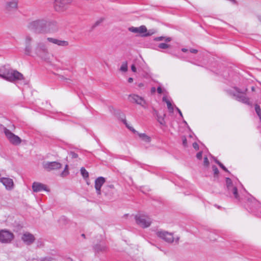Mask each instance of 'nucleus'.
<instances>
[{
	"label": "nucleus",
	"mask_w": 261,
	"mask_h": 261,
	"mask_svg": "<svg viewBox=\"0 0 261 261\" xmlns=\"http://www.w3.org/2000/svg\"><path fill=\"white\" fill-rule=\"evenodd\" d=\"M28 28L37 33H45L57 30L56 22L44 19H37L30 22Z\"/></svg>",
	"instance_id": "obj_1"
},
{
	"label": "nucleus",
	"mask_w": 261,
	"mask_h": 261,
	"mask_svg": "<svg viewBox=\"0 0 261 261\" xmlns=\"http://www.w3.org/2000/svg\"><path fill=\"white\" fill-rule=\"evenodd\" d=\"M32 57H37L44 61H48L49 59V49L45 41H39L36 42Z\"/></svg>",
	"instance_id": "obj_2"
},
{
	"label": "nucleus",
	"mask_w": 261,
	"mask_h": 261,
	"mask_svg": "<svg viewBox=\"0 0 261 261\" xmlns=\"http://www.w3.org/2000/svg\"><path fill=\"white\" fill-rule=\"evenodd\" d=\"M2 72L1 77L9 82H14L16 81H21L23 80V75L16 70L12 69H7L5 67L0 70Z\"/></svg>",
	"instance_id": "obj_3"
},
{
	"label": "nucleus",
	"mask_w": 261,
	"mask_h": 261,
	"mask_svg": "<svg viewBox=\"0 0 261 261\" xmlns=\"http://www.w3.org/2000/svg\"><path fill=\"white\" fill-rule=\"evenodd\" d=\"M228 93L233 96L234 98L243 103L247 105H250L249 99L246 96V95L242 93L240 90L236 88H233L232 89H230L228 91Z\"/></svg>",
	"instance_id": "obj_4"
},
{
	"label": "nucleus",
	"mask_w": 261,
	"mask_h": 261,
	"mask_svg": "<svg viewBox=\"0 0 261 261\" xmlns=\"http://www.w3.org/2000/svg\"><path fill=\"white\" fill-rule=\"evenodd\" d=\"M18 0H9L5 5V11L8 15L13 14L18 8Z\"/></svg>",
	"instance_id": "obj_5"
},
{
	"label": "nucleus",
	"mask_w": 261,
	"mask_h": 261,
	"mask_svg": "<svg viewBox=\"0 0 261 261\" xmlns=\"http://www.w3.org/2000/svg\"><path fill=\"white\" fill-rule=\"evenodd\" d=\"M156 234L159 238L162 239L168 243H172L173 242L177 243L179 240V237H177L174 238L173 233L166 231H158L156 232Z\"/></svg>",
	"instance_id": "obj_6"
},
{
	"label": "nucleus",
	"mask_w": 261,
	"mask_h": 261,
	"mask_svg": "<svg viewBox=\"0 0 261 261\" xmlns=\"http://www.w3.org/2000/svg\"><path fill=\"white\" fill-rule=\"evenodd\" d=\"M136 223L142 228L148 227L151 223V219L146 215L138 214L135 217Z\"/></svg>",
	"instance_id": "obj_7"
},
{
	"label": "nucleus",
	"mask_w": 261,
	"mask_h": 261,
	"mask_svg": "<svg viewBox=\"0 0 261 261\" xmlns=\"http://www.w3.org/2000/svg\"><path fill=\"white\" fill-rule=\"evenodd\" d=\"M128 30L132 33L142 34L143 36H151L156 32L154 30H150L148 31L145 25H141L139 27H132L129 28Z\"/></svg>",
	"instance_id": "obj_8"
},
{
	"label": "nucleus",
	"mask_w": 261,
	"mask_h": 261,
	"mask_svg": "<svg viewBox=\"0 0 261 261\" xmlns=\"http://www.w3.org/2000/svg\"><path fill=\"white\" fill-rule=\"evenodd\" d=\"M33 39L29 35H27L24 37V53L25 55L29 56H33V48L32 43Z\"/></svg>",
	"instance_id": "obj_9"
},
{
	"label": "nucleus",
	"mask_w": 261,
	"mask_h": 261,
	"mask_svg": "<svg viewBox=\"0 0 261 261\" xmlns=\"http://www.w3.org/2000/svg\"><path fill=\"white\" fill-rule=\"evenodd\" d=\"M4 132L7 138L11 144L17 145L21 143V139L18 136L12 133L9 129L5 127L4 128Z\"/></svg>",
	"instance_id": "obj_10"
},
{
	"label": "nucleus",
	"mask_w": 261,
	"mask_h": 261,
	"mask_svg": "<svg viewBox=\"0 0 261 261\" xmlns=\"http://www.w3.org/2000/svg\"><path fill=\"white\" fill-rule=\"evenodd\" d=\"M72 1V0H55L54 3L55 9L59 12L64 11L67 9L68 5Z\"/></svg>",
	"instance_id": "obj_11"
},
{
	"label": "nucleus",
	"mask_w": 261,
	"mask_h": 261,
	"mask_svg": "<svg viewBox=\"0 0 261 261\" xmlns=\"http://www.w3.org/2000/svg\"><path fill=\"white\" fill-rule=\"evenodd\" d=\"M14 239L13 234L6 230L0 231V242L3 243H8L11 242Z\"/></svg>",
	"instance_id": "obj_12"
},
{
	"label": "nucleus",
	"mask_w": 261,
	"mask_h": 261,
	"mask_svg": "<svg viewBox=\"0 0 261 261\" xmlns=\"http://www.w3.org/2000/svg\"><path fill=\"white\" fill-rule=\"evenodd\" d=\"M128 100L130 102L136 103L145 108V106L147 104L146 100L143 97L138 95L132 94L128 96Z\"/></svg>",
	"instance_id": "obj_13"
},
{
	"label": "nucleus",
	"mask_w": 261,
	"mask_h": 261,
	"mask_svg": "<svg viewBox=\"0 0 261 261\" xmlns=\"http://www.w3.org/2000/svg\"><path fill=\"white\" fill-rule=\"evenodd\" d=\"M42 166L43 168L48 171L58 170L62 167V164L58 162H44Z\"/></svg>",
	"instance_id": "obj_14"
},
{
	"label": "nucleus",
	"mask_w": 261,
	"mask_h": 261,
	"mask_svg": "<svg viewBox=\"0 0 261 261\" xmlns=\"http://www.w3.org/2000/svg\"><path fill=\"white\" fill-rule=\"evenodd\" d=\"M21 239L24 244L27 245H30L34 242L35 237L33 234L27 231L22 233Z\"/></svg>",
	"instance_id": "obj_15"
},
{
	"label": "nucleus",
	"mask_w": 261,
	"mask_h": 261,
	"mask_svg": "<svg viewBox=\"0 0 261 261\" xmlns=\"http://www.w3.org/2000/svg\"><path fill=\"white\" fill-rule=\"evenodd\" d=\"M32 190L34 192H39L42 191H49L45 185L39 182H34L33 183Z\"/></svg>",
	"instance_id": "obj_16"
},
{
	"label": "nucleus",
	"mask_w": 261,
	"mask_h": 261,
	"mask_svg": "<svg viewBox=\"0 0 261 261\" xmlns=\"http://www.w3.org/2000/svg\"><path fill=\"white\" fill-rule=\"evenodd\" d=\"M0 182H2L8 190H11L14 187V182L11 178L8 177H2L0 178Z\"/></svg>",
	"instance_id": "obj_17"
},
{
	"label": "nucleus",
	"mask_w": 261,
	"mask_h": 261,
	"mask_svg": "<svg viewBox=\"0 0 261 261\" xmlns=\"http://www.w3.org/2000/svg\"><path fill=\"white\" fill-rule=\"evenodd\" d=\"M105 178L103 177H99L95 180V188L98 195H101V188L105 182Z\"/></svg>",
	"instance_id": "obj_18"
},
{
	"label": "nucleus",
	"mask_w": 261,
	"mask_h": 261,
	"mask_svg": "<svg viewBox=\"0 0 261 261\" xmlns=\"http://www.w3.org/2000/svg\"><path fill=\"white\" fill-rule=\"evenodd\" d=\"M226 184L228 191H230V188H232V193L236 199L239 198L238 189L236 186H233L231 180L229 178H226Z\"/></svg>",
	"instance_id": "obj_19"
},
{
	"label": "nucleus",
	"mask_w": 261,
	"mask_h": 261,
	"mask_svg": "<svg viewBox=\"0 0 261 261\" xmlns=\"http://www.w3.org/2000/svg\"><path fill=\"white\" fill-rule=\"evenodd\" d=\"M46 40L49 42L61 46H67L69 44L67 41L59 40L54 38L48 37Z\"/></svg>",
	"instance_id": "obj_20"
},
{
	"label": "nucleus",
	"mask_w": 261,
	"mask_h": 261,
	"mask_svg": "<svg viewBox=\"0 0 261 261\" xmlns=\"http://www.w3.org/2000/svg\"><path fill=\"white\" fill-rule=\"evenodd\" d=\"M163 101L166 103L169 111L171 113H173L174 110L173 107L171 102L167 98L166 96H164L163 97Z\"/></svg>",
	"instance_id": "obj_21"
},
{
	"label": "nucleus",
	"mask_w": 261,
	"mask_h": 261,
	"mask_svg": "<svg viewBox=\"0 0 261 261\" xmlns=\"http://www.w3.org/2000/svg\"><path fill=\"white\" fill-rule=\"evenodd\" d=\"M106 248L107 247L104 244H97L94 247L95 251L97 252L105 251Z\"/></svg>",
	"instance_id": "obj_22"
},
{
	"label": "nucleus",
	"mask_w": 261,
	"mask_h": 261,
	"mask_svg": "<svg viewBox=\"0 0 261 261\" xmlns=\"http://www.w3.org/2000/svg\"><path fill=\"white\" fill-rule=\"evenodd\" d=\"M114 187L113 185H108L106 187L103 189V192L106 196L110 197L111 196V192H110V189H114Z\"/></svg>",
	"instance_id": "obj_23"
},
{
	"label": "nucleus",
	"mask_w": 261,
	"mask_h": 261,
	"mask_svg": "<svg viewBox=\"0 0 261 261\" xmlns=\"http://www.w3.org/2000/svg\"><path fill=\"white\" fill-rule=\"evenodd\" d=\"M139 137L145 142H149L151 140L150 138L145 134H139Z\"/></svg>",
	"instance_id": "obj_24"
},
{
	"label": "nucleus",
	"mask_w": 261,
	"mask_h": 261,
	"mask_svg": "<svg viewBox=\"0 0 261 261\" xmlns=\"http://www.w3.org/2000/svg\"><path fill=\"white\" fill-rule=\"evenodd\" d=\"M165 116V114H164L163 116L157 115V120L160 123V124L165 125V121L164 120V117Z\"/></svg>",
	"instance_id": "obj_25"
},
{
	"label": "nucleus",
	"mask_w": 261,
	"mask_h": 261,
	"mask_svg": "<svg viewBox=\"0 0 261 261\" xmlns=\"http://www.w3.org/2000/svg\"><path fill=\"white\" fill-rule=\"evenodd\" d=\"M127 63L126 62H123L120 68V70L122 72H126L127 71Z\"/></svg>",
	"instance_id": "obj_26"
},
{
	"label": "nucleus",
	"mask_w": 261,
	"mask_h": 261,
	"mask_svg": "<svg viewBox=\"0 0 261 261\" xmlns=\"http://www.w3.org/2000/svg\"><path fill=\"white\" fill-rule=\"evenodd\" d=\"M81 173L82 176L84 178H87L89 177V173H88V171L84 167L81 168Z\"/></svg>",
	"instance_id": "obj_27"
},
{
	"label": "nucleus",
	"mask_w": 261,
	"mask_h": 261,
	"mask_svg": "<svg viewBox=\"0 0 261 261\" xmlns=\"http://www.w3.org/2000/svg\"><path fill=\"white\" fill-rule=\"evenodd\" d=\"M68 174H69L68 166L67 165H66L65 167L64 170H63V172H62L60 175L62 177H65V176H67V175H68Z\"/></svg>",
	"instance_id": "obj_28"
},
{
	"label": "nucleus",
	"mask_w": 261,
	"mask_h": 261,
	"mask_svg": "<svg viewBox=\"0 0 261 261\" xmlns=\"http://www.w3.org/2000/svg\"><path fill=\"white\" fill-rule=\"evenodd\" d=\"M158 47L161 49H167L170 47V45L165 43H161L159 44Z\"/></svg>",
	"instance_id": "obj_29"
},
{
	"label": "nucleus",
	"mask_w": 261,
	"mask_h": 261,
	"mask_svg": "<svg viewBox=\"0 0 261 261\" xmlns=\"http://www.w3.org/2000/svg\"><path fill=\"white\" fill-rule=\"evenodd\" d=\"M215 162L217 164H218L219 166L222 168L223 169L224 171H226V172H228V170L226 168V167L221 163H220L219 161L218 160H215Z\"/></svg>",
	"instance_id": "obj_30"
},
{
	"label": "nucleus",
	"mask_w": 261,
	"mask_h": 261,
	"mask_svg": "<svg viewBox=\"0 0 261 261\" xmlns=\"http://www.w3.org/2000/svg\"><path fill=\"white\" fill-rule=\"evenodd\" d=\"M40 261H55V260H54V258L51 257L46 256V257L41 258Z\"/></svg>",
	"instance_id": "obj_31"
},
{
	"label": "nucleus",
	"mask_w": 261,
	"mask_h": 261,
	"mask_svg": "<svg viewBox=\"0 0 261 261\" xmlns=\"http://www.w3.org/2000/svg\"><path fill=\"white\" fill-rule=\"evenodd\" d=\"M212 168H213V170L214 171L215 175H218L219 172L218 168L215 166H213L212 167Z\"/></svg>",
	"instance_id": "obj_32"
},
{
	"label": "nucleus",
	"mask_w": 261,
	"mask_h": 261,
	"mask_svg": "<svg viewBox=\"0 0 261 261\" xmlns=\"http://www.w3.org/2000/svg\"><path fill=\"white\" fill-rule=\"evenodd\" d=\"M44 246L43 242L41 240H38L37 242V246L39 248H41Z\"/></svg>",
	"instance_id": "obj_33"
},
{
	"label": "nucleus",
	"mask_w": 261,
	"mask_h": 261,
	"mask_svg": "<svg viewBox=\"0 0 261 261\" xmlns=\"http://www.w3.org/2000/svg\"><path fill=\"white\" fill-rule=\"evenodd\" d=\"M69 154H70V156H71V157L73 159H75L78 157L77 154H76L75 152H72V151L70 152Z\"/></svg>",
	"instance_id": "obj_34"
},
{
	"label": "nucleus",
	"mask_w": 261,
	"mask_h": 261,
	"mask_svg": "<svg viewBox=\"0 0 261 261\" xmlns=\"http://www.w3.org/2000/svg\"><path fill=\"white\" fill-rule=\"evenodd\" d=\"M203 164L205 166H208L209 165V161L207 157L204 158Z\"/></svg>",
	"instance_id": "obj_35"
},
{
	"label": "nucleus",
	"mask_w": 261,
	"mask_h": 261,
	"mask_svg": "<svg viewBox=\"0 0 261 261\" xmlns=\"http://www.w3.org/2000/svg\"><path fill=\"white\" fill-rule=\"evenodd\" d=\"M164 38H165V37H163V36L158 37L155 38L154 40L156 41L164 40Z\"/></svg>",
	"instance_id": "obj_36"
},
{
	"label": "nucleus",
	"mask_w": 261,
	"mask_h": 261,
	"mask_svg": "<svg viewBox=\"0 0 261 261\" xmlns=\"http://www.w3.org/2000/svg\"><path fill=\"white\" fill-rule=\"evenodd\" d=\"M202 152L201 151L200 152H199L198 153H197V154H196V157L199 160H201L202 159Z\"/></svg>",
	"instance_id": "obj_37"
},
{
	"label": "nucleus",
	"mask_w": 261,
	"mask_h": 261,
	"mask_svg": "<svg viewBox=\"0 0 261 261\" xmlns=\"http://www.w3.org/2000/svg\"><path fill=\"white\" fill-rule=\"evenodd\" d=\"M124 123L126 124V127H127L128 128H129L130 130H132V131H133V132H136V130H135L133 127H130V126H129L127 124V123H126V120H124Z\"/></svg>",
	"instance_id": "obj_38"
},
{
	"label": "nucleus",
	"mask_w": 261,
	"mask_h": 261,
	"mask_svg": "<svg viewBox=\"0 0 261 261\" xmlns=\"http://www.w3.org/2000/svg\"><path fill=\"white\" fill-rule=\"evenodd\" d=\"M193 147L196 149V150H198L199 149V146L198 145V144L196 142L194 143L193 144Z\"/></svg>",
	"instance_id": "obj_39"
},
{
	"label": "nucleus",
	"mask_w": 261,
	"mask_h": 261,
	"mask_svg": "<svg viewBox=\"0 0 261 261\" xmlns=\"http://www.w3.org/2000/svg\"><path fill=\"white\" fill-rule=\"evenodd\" d=\"M171 38L165 37L164 41L166 42H169L171 41Z\"/></svg>",
	"instance_id": "obj_40"
},
{
	"label": "nucleus",
	"mask_w": 261,
	"mask_h": 261,
	"mask_svg": "<svg viewBox=\"0 0 261 261\" xmlns=\"http://www.w3.org/2000/svg\"><path fill=\"white\" fill-rule=\"evenodd\" d=\"M182 144L184 145V146H187V139L186 138H184L183 139H182Z\"/></svg>",
	"instance_id": "obj_41"
},
{
	"label": "nucleus",
	"mask_w": 261,
	"mask_h": 261,
	"mask_svg": "<svg viewBox=\"0 0 261 261\" xmlns=\"http://www.w3.org/2000/svg\"><path fill=\"white\" fill-rule=\"evenodd\" d=\"M131 69H132V70L134 72H136V71H137L136 68L134 65H132Z\"/></svg>",
	"instance_id": "obj_42"
},
{
	"label": "nucleus",
	"mask_w": 261,
	"mask_h": 261,
	"mask_svg": "<svg viewBox=\"0 0 261 261\" xmlns=\"http://www.w3.org/2000/svg\"><path fill=\"white\" fill-rule=\"evenodd\" d=\"M190 51L193 54H196L198 52V50L197 49L192 48L190 50Z\"/></svg>",
	"instance_id": "obj_43"
},
{
	"label": "nucleus",
	"mask_w": 261,
	"mask_h": 261,
	"mask_svg": "<svg viewBox=\"0 0 261 261\" xmlns=\"http://www.w3.org/2000/svg\"><path fill=\"white\" fill-rule=\"evenodd\" d=\"M157 91L159 93V94H161L162 93V89L161 88V87H158L157 88Z\"/></svg>",
	"instance_id": "obj_44"
},
{
	"label": "nucleus",
	"mask_w": 261,
	"mask_h": 261,
	"mask_svg": "<svg viewBox=\"0 0 261 261\" xmlns=\"http://www.w3.org/2000/svg\"><path fill=\"white\" fill-rule=\"evenodd\" d=\"M177 111H178V113L179 114V115L182 117V113H181V112L180 111V110L178 108H176Z\"/></svg>",
	"instance_id": "obj_45"
},
{
	"label": "nucleus",
	"mask_w": 261,
	"mask_h": 261,
	"mask_svg": "<svg viewBox=\"0 0 261 261\" xmlns=\"http://www.w3.org/2000/svg\"><path fill=\"white\" fill-rule=\"evenodd\" d=\"M155 91H156V89L154 87H152L151 89V92L152 93H154L155 92Z\"/></svg>",
	"instance_id": "obj_46"
},
{
	"label": "nucleus",
	"mask_w": 261,
	"mask_h": 261,
	"mask_svg": "<svg viewBox=\"0 0 261 261\" xmlns=\"http://www.w3.org/2000/svg\"><path fill=\"white\" fill-rule=\"evenodd\" d=\"M128 82L130 83H132L133 82V79L132 77L128 78Z\"/></svg>",
	"instance_id": "obj_47"
},
{
	"label": "nucleus",
	"mask_w": 261,
	"mask_h": 261,
	"mask_svg": "<svg viewBox=\"0 0 261 261\" xmlns=\"http://www.w3.org/2000/svg\"><path fill=\"white\" fill-rule=\"evenodd\" d=\"M138 86L139 87L141 88L144 86V84L143 83H140L138 84Z\"/></svg>",
	"instance_id": "obj_48"
},
{
	"label": "nucleus",
	"mask_w": 261,
	"mask_h": 261,
	"mask_svg": "<svg viewBox=\"0 0 261 261\" xmlns=\"http://www.w3.org/2000/svg\"><path fill=\"white\" fill-rule=\"evenodd\" d=\"M181 50L183 51V52H187L188 51V49H186V48H182L181 49Z\"/></svg>",
	"instance_id": "obj_49"
},
{
	"label": "nucleus",
	"mask_w": 261,
	"mask_h": 261,
	"mask_svg": "<svg viewBox=\"0 0 261 261\" xmlns=\"http://www.w3.org/2000/svg\"><path fill=\"white\" fill-rule=\"evenodd\" d=\"M229 192H232V188H230V191H228Z\"/></svg>",
	"instance_id": "obj_50"
},
{
	"label": "nucleus",
	"mask_w": 261,
	"mask_h": 261,
	"mask_svg": "<svg viewBox=\"0 0 261 261\" xmlns=\"http://www.w3.org/2000/svg\"><path fill=\"white\" fill-rule=\"evenodd\" d=\"M2 72H0V75H2ZM0 77H1V75H0Z\"/></svg>",
	"instance_id": "obj_51"
},
{
	"label": "nucleus",
	"mask_w": 261,
	"mask_h": 261,
	"mask_svg": "<svg viewBox=\"0 0 261 261\" xmlns=\"http://www.w3.org/2000/svg\"><path fill=\"white\" fill-rule=\"evenodd\" d=\"M2 72H0V75H2ZM0 77H1V75H0Z\"/></svg>",
	"instance_id": "obj_52"
},
{
	"label": "nucleus",
	"mask_w": 261,
	"mask_h": 261,
	"mask_svg": "<svg viewBox=\"0 0 261 261\" xmlns=\"http://www.w3.org/2000/svg\"><path fill=\"white\" fill-rule=\"evenodd\" d=\"M259 20H260V21H261V17H260V18H259Z\"/></svg>",
	"instance_id": "obj_53"
}]
</instances>
